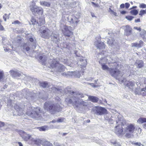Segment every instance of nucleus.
<instances>
[{
  "mask_svg": "<svg viewBox=\"0 0 146 146\" xmlns=\"http://www.w3.org/2000/svg\"><path fill=\"white\" fill-rule=\"evenodd\" d=\"M107 61L106 58L104 57L101 59L99 62L102 65V68L104 70H107L110 73L111 76L117 79H119L123 75V73L119 71L117 68V64L115 62L111 64V66L112 67L109 68L105 64Z\"/></svg>",
  "mask_w": 146,
  "mask_h": 146,
  "instance_id": "obj_1",
  "label": "nucleus"
},
{
  "mask_svg": "<svg viewBox=\"0 0 146 146\" xmlns=\"http://www.w3.org/2000/svg\"><path fill=\"white\" fill-rule=\"evenodd\" d=\"M27 114L31 117L36 119H40L41 117L40 108L39 107L35 108L33 107H29L27 109Z\"/></svg>",
  "mask_w": 146,
  "mask_h": 146,
  "instance_id": "obj_2",
  "label": "nucleus"
},
{
  "mask_svg": "<svg viewBox=\"0 0 146 146\" xmlns=\"http://www.w3.org/2000/svg\"><path fill=\"white\" fill-rule=\"evenodd\" d=\"M126 123V120L123 118H118V120L116 119V125L114 129V131L116 134L119 135L123 132L122 126L124 125Z\"/></svg>",
  "mask_w": 146,
  "mask_h": 146,
  "instance_id": "obj_3",
  "label": "nucleus"
},
{
  "mask_svg": "<svg viewBox=\"0 0 146 146\" xmlns=\"http://www.w3.org/2000/svg\"><path fill=\"white\" fill-rule=\"evenodd\" d=\"M72 27L67 25H64V37L66 39L72 40L73 39V34L72 31Z\"/></svg>",
  "mask_w": 146,
  "mask_h": 146,
  "instance_id": "obj_4",
  "label": "nucleus"
},
{
  "mask_svg": "<svg viewBox=\"0 0 146 146\" xmlns=\"http://www.w3.org/2000/svg\"><path fill=\"white\" fill-rule=\"evenodd\" d=\"M44 108L45 110L49 111L52 113H54L57 111V107L53 103L50 102H46L44 103Z\"/></svg>",
  "mask_w": 146,
  "mask_h": 146,
  "instance_id": "obj_5",
  "label": "nucleus"
},
{
  "mask_svg": "<svg viewBox=\"0 0 146 146\" xmlns=\"http://www.w3.org/2000/svg\"><path fill=\"white\" fill-rule=\"evenodd\" d=\"M52 62L50 64L51 68L54 69L56 71L61 72L63 71V66L60 64L55 59H53Z\"/></svg>",
  "mask_w": 146,
  "mask_h": 146,
  "instance_id": "obj_6",
  "label": "nucleus"
},
{
  "mask_svg": "<svg viewBox=\"0 0 146 146\" xmlns=\"http://www.w3.org/2000/svg\"><path fill=\"white\" fill-rule=\"evenodd\" d=\"M65 101L68 104H72L73 106H75L77 107H78L80 105L84 106H87L88 105L87 102L83 101L80 102L79 100L77 99L74 100V101L73 102L72 99L66 98Z\"/></svg>",
  "mask_w": 146,
  "mask_h": 146,
  "instance_id": "obj_7",
  "label": "nucleus"
},
{
  "mask_svg": "<svg viewBox=\"0 0 146 146\" xmlns=\"http://www.w3.org/2000/svg\"><path fill=\"white\" fill-rule=\"evenodd\" d=\"M135 129V126L132 124L127 125L124 129L125 136L128 138H130L131 136V134L133 133Z\"/></svg>",
  "mask_w": 146,
  "mask_h": 146,
  "instance_id": "obj_8",
  "label": "nucleus"
},
{
  "mask_svg": "<svg viewBox=\"0 0 146 146\" xmlns=\"http://www.w3.org/2000/svg\"><path fill=\"white\" fill-rule=\"evenodd\" d=\"M39 31L41 33V37L44 38H47L49 37L50 34V30L47 27L43 26L41 27Z\"/></svg>",
  "mask_w": 146,
  "mask_h": 146,
  "instance_id": "obj_9",
  "label": "nucleus"
},
{
  "mask_svg": "<svg viewBox=\"0 0 146 146\" xmlns=\"http://www.w3.org/2000/svg\"><path fill=\"white\" fill-rule=\"evenodd\" d=\"M74 54L76 57H78L77 58L78 62L77 63V64L78 65H80L82 67H84L87 64V61L86 60L83 59L82 57H80V54H79L76 50L74 52Z\"/></svg>",
  "mask_w": 146,
  "mask_h": 146,
  "instance_id": "obj_10",
  "label": "nucleus"
},
{
  "mask_svg": "<svg viewBox=\"0 0 146 146\" xmlns=\"http://www.w3.org/2000/svg\"><path fill=\"white\" fill-rule=\"evenodd\" d=\"M70 94L73 96L72 97L70 98H68L72 99L73 102H74V100L77 99L78 100L79 98H83L86 96V94L79 93L78 92H75L73 91L70 93Z\"/></svg>",
  "mask_w": 146,
  "mask_h": 146,
  "instance_id": "obj_11",
  "label": "nucleus"
},
{
  "mask_svg": "<svg viewBox=\"0 0 146 146\" xmlns=\"http://www.w3.org/2000/svg\"><path fill=\"white\" fill-rule=\"evenodd\" d=\"M30 9L33 14H42L43 12V9L42 8L33 5L30 6Z\"/></svg>",
  "mask_w": 146,
  "mask_h": 146,
  "instance_id": "obj_12",
  "label": "nucleus"
},
{
  "mask_svg": "<svg viewBox=\"0 0 146 146\" xmlns=\"http://www.w3.org/2000/svg\"><path fill=\"white\" fill-rule=\"evenodd\" d=\"M14 107L15 109L18 113V115H21L24 113L23 111L25 106H23V104L21 105L20 104L18 103L16 104Z\"/></svg>",
  "mask_w": 146,
  "mask_h": 146,
  "instance_id": "obj_13",
  "label": "nucleus"
},
{
  "mask_svg": "<svg viewBox=\"0 0 146 146\" xmlns=\"http://www.w3.org/2000/svg\"><path fill=\"white\" fill-rule=\"evenodd\" d=\"M19 133L21 137L25 141H27L29 139L31 141V139L33 138L31 136V135L27 134L26 132L22 130H19Z\"/></svg>",
  "mask_w": 146,
  "mask_h": 146,
  "instance_id": "obj_14",
  "label": "nucleus"
},
{
  "mask_svg": "<svg viewBox=\"0 0 146 146\" xmlns=\"http://www.w3.org/2000/svg\"><path fill=\"white\" fill-rule=\"evenodd\" d=\"M118 118H122L120 117H118L117 116H112L110 114H108L106 115L105 117V119L108 121L110 123L113 124L115 121H116V119L118 120Z\"/></svg>",
  "mask_w": 146,
  "mask_h": 146,
  "instance_id": "obj_15",
  "label": "nucleus"
},
{
  "mask_svg": "<svg viewBox=\"0 0 146 146\" xmlns=\"http://www.w3.org/2000/svg\"><path fill=\"white\" fill-rule=\"evenodd\" d=\"M107 110L104 108L98 107L96 109L95 113L97 115H102L106 113Z\"/></svg>",
  "mask_w": 146,
  "mask_h": 146,
  "instance_id": "obj_16",
  "label": "nucleus"
},
{
  "mask_svg": "<svg viewBox=\"0 0 146 146\" xmlns=\"http://www.w3.org/2000/svg\"><path fill=\"white\" fill-rule=\"evenodd\" d=\"M94 44L98 49L100 50L104 49L105 45L103 42H102L100 41H98L95 42Z\"/></svg>",
  "mask_w": 146,
  "mask_h": 146,
  "instance_id": "obj_17",
  "label": "nucleus"
},
{
  "mask_svg": "<svg viewBox=\"0 0 146 146\" xmlns=\"http://www.w3.org/2000/svg\"><path fill=\"white\" fill-rule=\"evenodd\" d=\"M125 87H127L129 89V90L133 91V87L135 85V83L131 81H128L124 83Z\"/></svg>",
  "mask_w": 146,
  "mask_h": 146,
  "instance_id": "obj_18",
  "label": "nucleus"
},
{
  "mask_svg": "<svg viewBox=\"0 0 146 146\" xmlns=\"http://www.w3.org/2000/svg\"><path fill=\"white\" fill-rule=\"evenodd\" d=\"M67 17L68 22L71 23H78V18L75 16H69Z\"/></svg>",
  "mask_w": 146,
  "mask_h": 146,
  "instance_id": "obj_19",
  "label": "nucleus"
},
{
  "mask_svg": "<svg viewBox=\"0 0 146 146\" xmlns=\"http://www.w3.org/2000/svg\"><path fill=\"white\" fill-rule=\"evenodd\" d=\"M143 92V96H145L146 95V87L143 88L140 90L139 88H135L134 91L135 94H141V92Z\"/></svg>",
  "mask_w": 146,
  "mask_h": 146,
  "instance_id": "obj_20",
  "label": "nucleus"
},
{
  "mask_svg": "<svg viewBox=\"0 0 146 146\" xmlns=\"http://www.w3.org/2000/svg\"><path fill=\"white\" fill-rule=\"evenodd\" d=\"M123 28L125 29V31L126 32L127 36L130 35L131 32V29L129 26H124L123 27Z\"/></svg>",
  "mask_w": 146,
  "mask_h": 146,
  "instance_id": "obj_21",
  "label": "nucleus"
},
{
  "mask_svg": "<svg viewBox=\"0 0 146 146\" xmlns=\"http://www.w3.org/2000/svg\"><path fill=\"white\" fill-rule=\"evenodd\" d=\"M9 72L10 74L13 77H14L17 76L19 77L21 75V74L20 73L17 71H15L13 70H11L9 71Z\"/></svg>",
  "mask_w": 146,
  "mask_h": 146,
  "instance_id": "obj_22",
  "label": "nucleus"
},
{
  "mask_svg": "<svg viewBox=\"0 0 146 146\" xmlns=\"http://www.w3.org/2000/svg\"><path fill=\"white\" fill-rule=\"evenodd\" d=\"M43 140H41L39 139H35L32 138L31 139V141L33 143L36 144L37 145H39L40 144L42 145V142Z\"/></svg>",
  "mask_w": 146,
  "mask_h": 146,
  "instance_id": "obj_23",
  "label": "nucleus"
},
{
  "mask_svg": "<svg viewBox=\"0 0 146 146\" xmlns=\"http://www.w3.org/2000/svg\"><path fill=\"white\" fill-rule=\"evenodd\" d=\"M107 42L108 44L112 46H115L116 44V43L115 41L114 40L113 38H111V40L109 39L107 41Z\"/></svg>",
  "mask_w": 146,
  "mask_h": 146,
  "instance_id": "obj_24",
  "label": "nucleus"
},
{
  "mask_svg": "<svg viewBox=\"0 0 146 146\" xmlns=\"http://www.w3.org/2000/svg\"><path fill=\"white\" fill-rule=\"evenodd\" d=\"M136 66L139 68H142L143 66V62L141 60H137L136 62Z\"/></svg>",
  "mask_w": 146,
  "mask_h": 146,
  "instance_id": "obj_25",
  "label": "nucleus"
},
{
  "mask_svg": "<svg viewBox=\"0 0 146 146\" xmlns=\"http://www.w3.org/2000/svg\"><path fill=\"white\" fill-rule=\"evenodd\" d=\"M88 98L91 101L94 102H97L98 100V98L95 96H90Z\"/></svg>",
  "mask_w": 146,
  "mask_h": 146,
  "instance_id": "obj_26",
  "label": "nucleus"
},
{
  "mask_svg": "<svg viewBox=\"0 0 146 146\" xmlns=\"http://www.w3.org/2000/svg\"><path fill=\"white\" fill-rule=\"evenodd\" d=\"M42 145L43 146H53L51 143L44 140H43L42 142Z\"/></svg>",
  "mask_w": 146,
  "mask_h": 146,
  "instance_id": "obj_27",
  "label": "nucleus"
},
{
  "mask_svg": "<svg viewBox=\"0 0 146 146\" xmlns=\"http://www.w3.org/2000/svg\"><path fill=\"white\" fill-rule=\"evenodd\" d=\"M40 3L41 5L44 6L48 7L50 5V3H49L44 1H40Z\"/></svg>",
  "mask_w": 146,
  "mask_h": 146,
  "instance_id": "obj_28",
  "label": "nucleus"
},
{
  "mask_svg": "<svg viewBox=\"0 0 146 146\" xmlns=\"http://www.w3.org/2000/svg\"><path fill=\"white\" fill-rule=\"evenodd\" d=\"M22 92L23 93L24 95L25 94L27 96L30 97H31L32 96L31 95L30 93L29 92V90L27 89H25L23 90Z\"/></svg>",
  "mask_w": 146,
  "mask_h": 146,
  "instance_id": "obj_29",
  "label": "nucleus"
},
{
  "mask_svg": "<svg viewBox=\"0 0 146 146\" xmlns=\"http://www.w3.org/2000/svg\"><path fill=\"white\" fill-rule=\"evenodd\" d=\"M111 143L112 145L115 146H121L119 142H117L115 140H111Z\"/></svg>",
  "mask_w": 146,
  "mask_h": 146,
  "instance_id": "obj_30",
  "label": "nucleus"
},
{
  "mask_svg": "<svg viewBox=\"0 0 146 146\" xmlns=\"http://www.w3.org/2000/svg\"><path fill=\"white\" fill-rule=\"evenodd\" d=\"M141 36L143 39L145 38L146 36V31L144 30H141L140 33Z\"/></svg>",
  "mask_w": 146,
  "mask_h": 146,
  "instance_id": "obj_31",
  "label": "nucleus"
},
{
  "mask_svg": "<svg viewBox=\"0 0 146 146\" xmlns=\"http://www.w3.org/2000/svg\"><path fill=\"white\" fill-rule=\"evenodd\" d=\"M137 122L139 123H143L145 122L146 123V118H140L138 120Z\"/></svg>",
  "mask_w": 146,
  "mask_h": 146,
  "instance_id": "obj_32",
  "label": "nucleus"
},
{
  "mask_svg": "<svg viewBox=\"0 0 146 146\" xmlns=\"http://www.w3.org/2000/svg\"><path fill=\"white\" fill-rule=\"evenodd\" d=\"M23 48L24 50H25L27 51H28L30 50V48L27 44L24 43L23 44Z\"/></svg>",
  "mask_w": 146,
  "mask_h": 146,
  "instance_id": "obj_33",
  "label": "nucleus"
},
{
  "mask_svg": "<svg viewBox=\"0 0 146 146\" xmlns=\"http://www.w3.org/2000/svg\"><path fill=\"white\" fill-rule=\"evenodd\" d=\"M39 130L41 131H45L48 129V127L47 126H44L40 127H39Z\"/></svg>",
  "mask_w": 146,
  "mask_h": 146,
  "instance_id": "obj_34",
  "label": "nucleus"
},
{
  "mask_svg": "<svg viewBox=\"0 0 146 146\" xmlns=\"http://www.w3.org/2000/svg\"><path fill=\"white\" fill-rule=\"evenodd\" d=\"M48 83L47 82H44L41 83H40V86H42L44 88L47 87L48 86Z\"/></svg>",
  "mask_w": 146,
  "mask_h": 146,
  "instance_id": "obj_35",
  "label": "nucleus"
},
{
  "mask_svg": "<svg viewBox=\"0 0 146 146\" xmlns=\"http://www.w3.org/2000/svg\"><path fill=\"white\" fill-rule=\"evenodd\" d=\"M39 22L40 25H41L45 24V21L44 19L42 18H40L39 21Z\"/></svg>",
  "mask_w": 146,
  "mask_h": 146,
  "instance_id": "obj_36",
  "label": "nucleus"
},
{
  "mask_svg": "<svg viewBox=\"0 0 146 146\" xmlns=\"http://www.w3.org/2000/svg\"><path fill=\"white\" fill-rule=\"evenodd\" d=\"M130 12L132 15H136L138 13V11L136 9L132 10Z\"/></svg>",
  "mask_w": 146,
  "mask_h": 146,
  "instance_id": "obj_37",
  "label": "nucleus"
},
{
  "mask_svg": "<svg viewBox=\"0 0 146 146\" xmlns=\"http://www.w3.org/2000/svg\"><path fill=\"white\" fill-rule=\"evenodd\" d=\"M133 145L136 146H144L143 145L141 144L140 142H133L131 143Z\"/></svg>",
  "mask_w": 146,
  "mask_h": 146,
  "instance_id": "obj_38",
  "label": "nucleus"
},
{
  "mask_svg": "<svg viewBox=\"0 0 146 146\" xmlns=\"http://www.w3.org/2000/svg\"><path fill=\"white\" fill-rule=\"evenodd\" d=\"M66 65H67V66L68 67H73L74 66V65L73 64L70 62H67L66 63Z\"/></svg>",
  "mask_w": 146,
  "mask_h": 146,
  "instance_id": "obj_39",
  "label": "nucleus"
},
{
  "mask_svg": "<svg viewBox=\"0 0 146 146\" xmlns=\"http://www.w3.org/2000/svg\"><path fill=\"white\" fill-rule=\"evenodd\" d=\"M146 13V9L145 10H141L139 12V15L142 16L143 14Z\"/></svg>",
  "mask_w": 146,
  "mask_h": 146,
  "instance_id": "obj_40",
  "label": "nucleus"
},
{
  "mask_svg": "<svg viewBox=\"0 0 146 146\" xmlns=\"http://www.w3.org/2000/svg\"><path fill=\"white\" fill-rule=\"evenodd\" d=\"M3 18L5 21H6L7 19H9V15H7V14H5L3 16Z\"/></svg>",
  "mask_w": 146,
  "mask_h": 146,
  "instance_id": "obj_41",
  "label": "nucleus"
},
{
  "mask_svg": "<svg viewBox=\"0 0 146 146\" xmlns=\"http://www.w3.org/2000/svg\"><path fill=\"white\" fill-rule=\"evenodd\" d=\"M132 47H140V46L139 45L138 43H132L131 44Z\"/></svg>",
  "mask_w": 146,
  "mask_h": 146,
  "instance_id": "obj_42",
  "label": "nucleus"
},
{
  "mask_svg": "<svg viewBox=\"0 0 146 146\" xmlns=\"http://www.w3.org/2000/svg\"><path fill=\"white\" fill-rule=\"evenodd\" d=\"M134 17L131 16H127L126 17V18L128 20L131 21Z\"/></svg>",
  "mask_w": 146,
  "mask_h": 146,
  "instance_id": "obj_43",
  "label": "nucleus"
},
{
  "mask_svg": "<svg viewBox=\"0 0 146 146\" xmlns=\"http://www.w3.org/2000/svg\"><path fill=\"white\" fill-rule=\"evenodd\" d=\"M139 7L141 8H146V5L144 3H141L139 6Z\"/></svg>",
  "mask_w": 146,
  "mask_h": 146,
  "instance_id": "obj_44",
  "label": "nucleus"
},
{
  "mask_svg": "<svg viewBox=\"0 0 146 146\" xmlns=\"http://www.w3.org/2000/svg\"><path fill=\"white\" fill-rule=\"evenodd\" d=\"M51 89H52L51 91L54 92H55L56 91H57L58 90V89L57 88L54 87V86H52L51 88Z\"/></svg>",
  "mask_w": 146,
  "mask_h": 146,
  "instance_id": "obj_45",
  "label": "nucleus"
},
{
  "mask_svg": "<svg viewBox=\"0 0 146 146\" xmlns=\"http://www.w3.org/2000/svg\"><path fill=\"white\" fill-rule=\"evenodd\" d=\"M21 23L18 20H16L12 23V24L16 25L17 24H19Z\"/></svg>",
  "mask_w": 146,
  "mask_h": 146,
  "instance_id": "obj_46",
  "label": "nucleus"
},
{
  "mask_svg": "<svg viewBox=\"0 0 146 146\" xmlns=\"http://www.w3.org/2000/svg\"><path fill=\"white\" fill-rule=\"evenodd\" d=\"M109 11L111 12V13L113 14L115 16L117 15V13L114 12L110 8L109 9Z\"/></svg>",
  "mask_w": 146,
  "mask_h": 146,
  "instance_id": "obj_47",
  "label": "nucleus"
},
{
  "mask_svg": "<svg viewBox=\"0 0 146 146\" xmlns=\"http://www.w3.org/2000/svg\"><path fill=\"white\" fill-rule=\"evenodd\" d=\"M64 120L63 118H58L57 120V121L58 122H63Z\"/></svg>",
  "mask_w": 146,
  "mask_h": 146,
  "instance_id": "obj_48",
  "label": "nucleus"
},
{
  "mask_svg": "<svg viewBox=\"0 0 146 146\" xmlns=\"http://www.w3.org/2000/svg\"><path fill=\"white\" fill-rule=\"evenodd\" d=\"M4 73L3 71H0V79H1L3 76Z\"/></svg>",
  "mask_w": 146,
  "mask_h": 146,
  "instance_id": "obj_49",
  "label": "nucleus"
},
{
  "mask_svg": "<svg viewBox=\"0 0 146 146\" xmlns=\"http://www.w3.org/2000/svg\"><path fill=\"white\" fill-rule=\"evenodd\" d=\"M31 22H32V24L35 25V23L36 22V20L34 19H32L31 20Z\"/></svg>",
  "mask_w": 146,
  "mask_h": 146,
  "instance_id": "obj_50",
  "label": "nucleus"
},
{
  "mask_svg": "<svg viewBox=\"0 0 146 146\" xmlns=\"http://www.w3.org/2000/svg\"><path fill=\"white\" fill-rule=\"evenodd\" d=\"M130 6V4L129 3H125V7L126 9H128Z\"/></svg>",
  "mask_w": 146,
  "mask_h": 146,
  "instance_id": "obj_51",
  "label": "nucleus"
},
{
  "mask_svg": "<svg viewBox=\"0 0 146 146\" xmlns=\"http://www.w3.org/2000/svg\"><path fill=\"white\" fill-rule=\"evenodd\" d=\"M5 125V123L3 122L0 121V127L4 126Z\"/></svg>",
  "mask_w": 146,
  "mask_h": 146,
  "instance_id": "obj_52",
  "label": "nucleus"
},
{
  "mask_svg": "<svg viewBox=\"0 0 146 146\" xmlns=\"http://www.w3.org/2000/svg\"><path fill=\"white\" fill-rule=\"evenodd\" d=\"M143 42L141 40H140L139 41L138 44H139V45L140 47H141L143 45Z\"/></svg>",
  "mask_w": 146,
  "mask_h": 146,
  "instance_id": "obj_53",
  "label": "nucleus"
},
{
  "mask_svg": "<svg viewBox=\"0 0 146 146\" xmlns=\"http://www.w3.org/2000/svg\"><path fill=\"white\" fill-rule=\"evenodd\" d=\"M134 28L135 29H136L138 31H141V28L140 27L139 28H138V27H134Z\"/></svg>",
  "mask_w": 146,
  "mask_h": 146,
  "instance_id": "obj_54",
  "label": "nucleus"
},
{
  "mask_svg": "<svg viewBox=\"0 0 146 146\" xmlns=\"http://www.w3.org/2000/svg\"><path fill=\"white\" fill-rule=\"evenodd\" d=\"M92 3L93 4L95 7H99V6L98 4H96L94 3V2H92Z\"/></svg>",
  "mask_w": 146,
  "mask_h": 146,
  "instance_id": "obj_55",
  "label": "nucleus"
},
{
  "mask_svg": "<svg viewBox=\"0 0 146 146\" xmlns=\"http://www.w3.org/2000/svg\"><path fill=\"white\" fill-rule=\"evenodd\" d=\"M125 5L124 4H122L120 5V7L121 8H124Z\"/></svg>",
  "mask_w": 146,
  "mask_h": 146,
  "instance_id": "obj_56",
  "label": "nucleus"
},
{
  "mask_svg": "<svg viewBox=\"0 0 146 146\" xmlns=\"http://www.w3.org/2000/svg\"><path fill=\"white\" fill-rule=\"evenodd\" d=\"M135 23L139 22H140V19H135Z\"/></svg>",
  "mask_w": 146,
  "mask_h": 146,
  "instance_id": "obj_57",
  "label": "nucleus"
},
{
  "mask_svg": "<svg viewBox=\"0 0 146 146\" xmlns=\"http://www.w3.org/2000/svg\"><path fill=\"white\" fill-rule=\"evenodd\" d=\"M29 40L31 42H33L34 41V39L32 38H30Z\"/></svg>",
  "mask_w": 146,
  "mask_h": 146,
  "instance_id": "obj_58",
  "label": "nucleus"
},
{
  "mask_svg": "<svg viewBox=\"0 0 146 146\" xmlns=\"http://www.w3.org/2000/svg\"><path fill=\"white\" fill-rule=\"evenodd\" d=\"M19 146H23L21 142H18V143Z\"/></svg>",
  "mask_w": 146,
  "mask_h": 146,
  "instance_id": "obj_59",
  "label": "nucleus"
},
{
  "mask_svg": "<svg viewBox=\"0 0 146 146\" xmlns=\"http://www.w3.org/2000/svg\"><path fill=\"white\" fill-rule=\"evenodd\" d=\"M4 50L5 52H8L9 50V49L8 48H6L4 49Z\"/></svg>",
  "mask_w": 146,
  "mask_h": 146,
  "instance_id": "obj_60",
  "label": "nucleus"
},
{
  "mask_svg": "<svg viewBox=\"0 0 146 146\" xmlns=\"http://www.w3.org/2000/svg\"><path fill=\"white\" fill-rule=\"evenodd\" d=\"M126 13V12L124 11H122L121 12V13L123 14H125Z\"/></svg>",
  "mask_w": 146,
  "mask_h": 146,
  "instance_id": "obj_61",
  "label": "nucleus"
},
{
  "mask_svg": "<svg viewBox=\"0 0 146 146\" xmlns=\"http://www.w3.org/2000/svg\"><path fill=\"white\" fill-rule=\"evenodd\" d=\"M56 122H57V121L54 120H53L52 121L50 122V123H51V122H52V123H56Z\"/></svg>",
  "mask_w": 146,
  "mask_h": 146,
  "instance_id": "obj_62",
  "label": "nucleus"
},
{
  "mask_svg": "<svg viewBox=\"0 0 146 146\" xmlns=\"http://www.w3.org/2000/svg\"><path fill=\"white\" fill-rule=\"evenodd\" d=\"M66 45L67 46L66 48H69V46H70L71 45L70 44H68V45L67 44H66Z\"/></svg>",
  "mask_w": 146,
  "mask_h": 146,
  "instance_id": "obj_63",
  "label": "nucleus"
},
{
  "mask_svg": "<svg viewBox=\"0 0 146 146\" xmlns=\"http://www.w3.org/2000/svg\"><path fill=\"white\" fill-rule=\"evenodd\" d=\"M137 7V6H133L130 9H136Z\"/></svg>",
  "mask_w": 146,
  "mask_h": 146,
  "instance_id": "obj_64",
  "label": "nucleus"
}]
</instances>
